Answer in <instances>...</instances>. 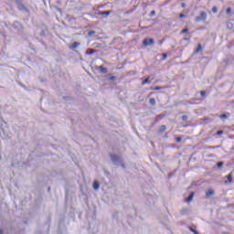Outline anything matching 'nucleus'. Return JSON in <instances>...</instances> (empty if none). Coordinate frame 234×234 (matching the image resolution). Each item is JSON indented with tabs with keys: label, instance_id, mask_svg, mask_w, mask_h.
Instances as JSON below:
<instances>
[{
	"label": "nucleus",
	"instance_id": "nucleus-21",
	"mask_svg": "<svg viewBox=\"0 0 234 234\" xmlns=\"http://www.w3.org/2000/svg\"><path fill=\"white\" fill-rule=\"evenodd\" d=\"M216 134H217V136H220V135L224 134V131H221V130L218 131Z\"/></svg>",
	"mask_w": 234,
	"mask_h": 234
},
{
	"label": "nucleus",
	"instance_id": "nucleus-34",
	"mask_svg": "<svg viewBox=\"0 0 234 234\" xmlns=\"http://www.w3.org/2000/svg\"><path fill=\"white\" fill-rule=\"evenodd\" d=\"M181 6H182V8H186V4L183 3V4L181 5Z\"/></svg>",
	"mask_w": 234,
	"mask_h": 234
},
{
	"label": "nucleus",
	"instance_id": "nucleus-3",
	"mask_svg": "<svg viewBox=\"0 0 234 234\" xmlns=\"http://www.w3.org/2000/svg\"><path fill=\"white\" fill-rule=\"evenodd\" d=\"M80 42H73L72 44H70L69 46V50H74L76 48H78V47H80Z\"/></svg>",
	"mask_w": 234,
	"mask_h": 234
},
{
	"label": "nucleus",
	"instance_id": "nucleus-29",
	"mask_svg": "<svg viewBox=\"0 0 234 234\" xmlns=\"http://www.w3.org/2000/svg\"><path fill=\"white\" fill-rule=\"evenodd\" d=\"M200 95L202 96V98H204V97L206 96V91L201 90V91H200Z\"/></svg>",
	"mask_w": 234,
	"mask_h": 234
},
{
	"label": "nucleus",
	"instance_id": "nucleus-35",
	"mask_svg": "<svg viewBox=\"0 0 234 234\" xmlns=\"http://www.w3.org/2000/svg\"><path fill=\"white\" fill-rule=\"evenodd\" d=\"M153 94V92H151L148 96H151Z\"/></svg>",
	"mask_w": 234,
	"mask_h": 234
},
{
	"label": "nucleus",
	"instance_id": "nucleus-9",
	"mask_svg": "<svg viewBox=\"0 0 234 234\" xmlns=\"http://www.w3.org/2000/svg\"><path fill=\"white\" fill-rule=\"evenodd\" d=\"M93 189H95V191H98V189H100V183L98 181L93 182Z\"/></svg>",
	"mask_w": 234,
	"mask_h": 234
},
{
	"label": "nucleus",
	"instance_id": "nucleus-28",
	"mask_svg": "<svg viewBox=\"0 0 234 234\" xmlns=\"http://www.w3.org/2000/svg\"><path fill=\"white\" fill-rule=\"evenodd\" d=\"M150 16H151V17H153L154 16H156V12L155 11H151Z\"/></svg>",
	"mask_w": 234,
	"mask_h": 234
},
{
	"label": "nucleus",
	"instance_id": "nucleus-13",
	"mask_svg": "<svg viewBox=\"0 0 234 234\" xmlns=\"http://www.w3.org/2000/svg\"><path fill=\"white\" fill-rule=\"evenodd\" d=\"M151 80V77H147L144 80L142 81V85H147L149 83V80Z\"/></svg>",
	"mask_w": 234,
	"mask_h": 234
},
{
	"label": "nucleus",
	"instance_id": "nucleus-6",
	"mask_svg": "<svg viewBox=\"0 0 234 234\" xmlns=\"http://www.w3.org/2000/svg\"><path fill=\"white\" fill-rule=\"evenodd\" d=\"M112 11H99L97 14L98 16H111Z\"/></svg>",
	"mask_w": 234,
	"mask_h": 234
},
{
	"label": "nucleus",
	"instance_id": "nucleus-10",
	"mask_svg": "<svg viewBox=\"0 0 234 234\" xmlns=\"http://www.w3.org/2000/svg\"><path fill=\"white\" fill-rule=\"evenodd\" d=\"M149 103L152 105V107H154V105H156V100L154 98H151L149 100Z\"/></svg>",
	"mask_w": 234,
	"mask_h": 234
},
{
	"label": "nucleus",
	"instance_id": "nucleus-33",
	"mask_svg": "<svg viewBox=\"0 0 234 234\" xmlns=\"http://www.w3.org/2000/svg\"><path fill=\"white\" fill-rule=\"evenodd\" d=\"M92 34H96V32L95 31H90L89 32V36H92Z\"/></svg>",
	"mask_w": 234,
	"mask_h": 234
},
{
	"label": "nucleus",
	"instance_id": "nucleus-27",
	"mask_svg": "<svg viewBox=\"0 0 234 234\" xmlns=\"http://www.w3.org/2000/svg\"><path fill=\"white\" fill-rule=\"evenodd\" d=\"M207 149H218V146H207Z\"/></svg>",
	"mask_w": 234,
	"mask_h": 234
},
{
	"label": "nucleus",
	"instance_id": "nucleus-17",
	"mask_svg": "<svg viewBox=\"0 0 234 234\" xmlns=\"http://www.w3.org/2000/svg\"><path fill=\"white\" fill-rule=\"evenodd\" d=\"M212 12H213V14H217V12H218V8L217 6H213Z\"/></svg>",
	"mask_w": 234,
	"mask_h": 234
},
{
	"label": "nucleus",
	"instance_id": "nucleus-5",
	"mask_svg": "<svg viewBox=\"0 0 234 234\" xmlns=\"http://www.w3.org/2000/svg\"><path fill=\"white\" fill-rule=\"evenodd\" d=\"M97 70H100V72H101V74H107V72H108L107 68H104L103 66H98Z\"/></svg>",
	"mask_w": 234,
	"mask_h": 234
},
{
	"label": "nucleus",
	"instance_id": "nucleus-1",
	"mask_svg": "<svg viewBox=\"0 0 234 234\" xmlns=\"http://www.w3.org/2000/svg\"><path fill=\"white\" fill-rule=\"evenodd\" d=\"M207 19V14L206 11H201L199 16L196 17L197 23H200V21H206Z\"/></svg>",
	"mask_w": 234,
	"mask_h": 234
},
{
	"label": "nucleus",
	"instance_id": "nucleus-30",
	"mask_svg": "<svg viewBox=\"0 0 234 234\" xmlns=\"http://www.w3.org/2000/svg\"><path fill=\"white\" fill-rule=\"evenodd\" d=\"M182 120H183V122H186V120H187V115H183V116H182Z\"/></svg>",
	"mask_w": 234,
	"mask_h": 234
},
{
	"label": "nucleus",
	"instance_id": "nucleus-7",
	"mask_svg": "<svg viewBox=\"0 0 234 234\" xmlns=\"http://www.w3.org/2000/svg\"><path fill=\"white\" fill-rule=\"evenodd\" d=\"M166 130H167V126H165V125H161V126L159 127L158 133H159L160 134H162V133H165Z\"/></svg>",
	"mask_w": 234,
	"mask_h": 234
},
{
	"label": "nucleus",
	"instance_id": "nucleus-18",
	"mask_svg": "<svg viewBox=\"0 0 234 234\" xmlns=\"http://www.w3.org/2000/svg\"><path fill=\"white\" fill-rule=\"evenodd\" d=\"M189 231H191L193 234H198V232L195 230L192 227H189Z\"/></svg>",
	"mask_w": 234,
	"mask_h": 234
},
{
	"label": "nucleus",
	"instance_id": "nucleus-19",
	"mask_svg": "<svg viewBox=\"0 0 234 234\" xmlns=\"http://www.w3.org/2000/svg\"><path fill=\"white\" fill-rule=\"evenodd\" d=\"M202 50V45L198 44L196 52H200Z\"/></svg>",
	"mask_w": 234,
	"mask_h": 234
},
{
	"label": "nucleus",
	"instance_id": "nucleus-20",
	"mask_svg": "<svg viewBox=\"0 0 234 234\" xmlns=\"http://www.w3.org/2000/svg\"><path fill=\"white\" fill-rule=\"evenodd\" d=\"M115 80H117L116 76H111V77L109 78V80H110V81H115Z\"/></svg>",
	"mask_w": 234,
	"mask_h": 234
},
{
	"label": "nucleus",
	"instance_id": "nucleus-25",
	"mask_svg": "<svg viewBox=\"0 0 234 234\" xmlns=\"http://www.w3.org/2000/svg\"><path fill=\"white\" fill-rule=\"evenodd\" d=\"M219 118H221V120H224L225 118H228V115L224 113V114H221Z\"/></svg>",
	"mask_w": 234,
	"mask_h": 234
},
{
	"label": "nucleus",
	"instance_id": "nucleus-23",
	"mask_svg": "<svg viewBox=\"0 0 234 234\" xmlns=\"http://www.w3.org/2000/svg\"><path fill=\"white\" fill-rule=\"evenodd\" d=\"M88 52L90 55H91V54H94V52H96V50L90 48V49H88Z\"/></svg>",
	"mask_w": 234,
	"mask_h": 234
},
{
	"label": "nucleus",
	"instance_id": "nucleus-15",
	"mask_svg": "<svg viewBox=\"0 0 234 234\" xmlns=\"http://www.w3.org/2000/svg\"><path fill=\"white\" fill-rule=\"evenodd\" d=\"M227 28H229V30H231L233 28V24L231 22L227 23Z\"/></svg>",
	"mask_w": 234,
	"mask_h": 234
},
{
	"label": "nucleus",
	"instance_id": "nucleus-36",
	"mask_svg": "<svg viewBox=\"0 0 234 234\" xmlns=\"http://www.w3.org/2000/svg\"><path fill=\"white\" fill-rule=\"evenodd\" d=\"M223 234H228V233H226V232H223Z\"/></svg>",
	"mask_w": 234,
	"mask_h": 234
},
{
	"label": "nucleus",
	"instance_id": "nucleus-26",
	"mask_svg": "<svg viewBox=\"0 0 234 234\" xmlns=\"http://www.w3.org/2000/svg\"><path fill=\"white\" fill-rule=\"evenodd\" d=\"M176 142H177V144H180V142H182V137H176Z\"/></svg>",
	"mask_w": 234,
	"mask_h": 234
},
{
	"label": "nucleus",
	"instance_id": "nucleus-24",
	"mask_svg": "<svg viewBox=\"0 0 234 234\" xmlns=\"http://www.w3.org/2000/svg\"><path fill=\"white\" fill-rule=\"evenodd\" d=\"M222 165H224V163L223 162H218L217 163V167H222Z\"/></svg>",
	"mask_w": 234,
	"mask_h": 234
},
{
	"label": "nucleus",
	"instance_id": "nucleus-14",
	"mask_svg": "<svg viewBox=\"0 0 234 234\" xmlns=\"http://www.w3.org/2000/svg\"><path fill=\"white\" fill-rule=\"evenodd\" d=\"M162 89H165V88H163V87H160V86H156L154 88H151L150 90H162Z\"/></svg>",
	"mask_w": 234,
	"mask_h": 234
},
{
	"label": "nucleus",
	"instance_id": "nucleus-2",
	"mask_svg": "<svg viewBox=\"0 0 234 234\" xmlns=\"http://www.w3.org/2000/svg\"><path fill=\"white\" fill-rule=\"evenodd\" d=\"M143 45L144 47H148V45H154V39L153 38H146L143 40Z\"/></svg>",
	"mask_w": 234,
	"mask_h": 234
},
{
	"label": "nucleus",
	"instance_id": "nucleus-32",
	"mask_svg": "<svg viewBox=\"0 0 234 234\" xmlns=\"http://www.w3.org/2000/svg\"><path fill=\"white\" fill-rule=\"evenodd\" d=\"M179 17H180V19H182V18L186 17V15L180 14V15H179Z\"/></svg>",
	"mask_w": 234,
	"mask_h": 234
},
{
	"label": "nucleus",
	"instance_id": "nucleus-22",
	"mask_svg": "<svg viewBox=\"0 0 234 234\" xmlns=\"http://www.w3.org/2000/svg\"><path fill=\"white\" fill-rule=\"evenodd\" d=\"M187 32H189V29L188 28H184V29H182L181 34H186Z\"/></svg>",
	"mask_w": 234,
	"mask_h": 234
},
{
	"label": "nucleus",
	"instance_id": "nucleus-8",
	"mask_svg": "<svg viewBox=\"0 0 234 234\" xmlns=\"http://www.w3.org/2000/svg\"><path fill=\"white\" fill-rule=\"evenodd\" d=\"M195 197V192H191V194L188 196V197L185 200V202H191L193 200V197Z\"/></svg>",
	"mask_w": 234,
	"mask_h": 234
},
{
	"label": "nucleus",
	"instance_id": "nucleus-12",
	"mask_svg": "<svg viewBox=\"0 0 234 234\" xmlns=\"http://www.w3.org/2000/svg\"><path fill=\"white\" fill-rule=\"evenodd\" d=\"M228 181L229 182V184H231V182H233V173H230L227 176Z\"/></svg>",
	"mask_w": 234,
	"mask_h": 234
},
{
	"label": "nucleus",
	"instance_id": "nucleus-31",
	"mask_svg": "<svg viewBox=\"0 0 234 234\" xmlns=\"http://www.w3.org/2000/svg\"><path fill=\"white\" fill-rule=\"evenodd\" d=\"M226 12H227V14H231V7H228Z\"/></svg>",
	"mask_w": 234,
	"mask_h": 234
},
{
	"label": "nucleus",
	"instance_id": "nucleus-11",
	"mask_svg": "<svg viewBox=\"0 0 234 234\" xmlns=\"http://www.w3.org/2000/svg\"><path fill=\"white\" fill-rule=\"evenodd\" d=\"M111 158H112V162H118V160H120V157L116 154H112Z\"/></svg>",
	"mask_w": 234,
	"mask_h": 234
},
{
	"label": "nucleus",
	"instance_id": "nucleus-4",
	"mask_svg": "<svg viewBox=\"0 0 234 234\" xmlns=\"http://www.w3.org/2000/svg\"><path fill=\"white\" fill-rule=\"evenodd\" d=\"M213 195H215V190H213V188H208L206 191V197L207 198H209V197H213Z\"/></svg>",
	"mask_w": 234,
	"mask_h": 234
},
{
	"label": "nucleus",
	"instance_id": "nucleus-16",
	"mask_svg": "<svg viewBox=\"0 0 234 234\" xmlns=\"http://www.w3.org/2000/svg\"><path fill=\"white\" fill-rule=\"evenodd\" d=\"M165 59H167V54L166 53H163L162 54V60L165 61Z\"/></svg>",
	"mask_w": 234,
	"mask_h": 234
}]
</instances>
